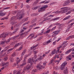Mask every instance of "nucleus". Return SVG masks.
Instances as JSON below:
<instances>
[{
  "label": "nucleus",
  "mask_w": 74,
  "mask_h": 74,
  "mask_svg": "<svg viewBox=\"0 0 74 74\" xmlns=\"http://www.w3.org/2000/svg\"><path fill=\"white\" fill-rule=\"evenodd\" d=\"M5 15V13H3L1 12H0V16H4Z\"/></svg>",
  "instance_id": "19"
},
{
  "label": "nucleus",
  "mask_w": 74,
  "mask_h": 74,
  "mask_svg": "<svg viewBox=\"0 0 74 74\" xmlns=\"http://www.w3.org/2000/svg\"><path fill=\"white\" fill-rule=\"evenodd\" d=\"M34 57L35 59H36V58H37V55H36V54H34Z\"/></svg>",
  "instance_id": "42"
},
{
  "label": "nucleus",
  "mask_w": 74,
  "mask_h": 74,
  "mask_svg": "<svg viewBox=\"0 0 74 74\" xmlns=\"http://www.w3.org/2000/svg\"><path fill=\"white\" fill-rule=\"evenodd\" d=\"M44 30V29H43L41 31H42V32L40 33L39 34H38V36H40V35H42V34L43 33H44V32L43 31Z\"/></svg>",
  "instance_id": "28"
},
{
  "label": "nucleus",
  "mask_w": 74,
  "mask_h": 74,
  "mask_svg": "<svg viewBox=\"0 0 74 74\" xmlns=\"http://www.w3.org/2000/svg\"><path fill=\"white\" fill-rule=\"evenodd\" d=\"M67 64V63L66 62H64V63H63L61 65H62V66H66V65Z\"/></svg>",
  "instance_id": "33"
},
{
  "label": "nucleus",
  "mask_w": 74,
  "mask_h": 74,
  "mask_svg": "<svg viewBox=\"0 0 74 74\" xmlns=\"http://www.w3.org/2000/svg\"><path fill=\"white\" fill-rule=\"evenodd\" d=\"M16 17H17V19H22L23 16H22V14H21V12H20L18 13L16 16Z\"/></svg>",
  "instance_id": "2"
},
{
  "label": "nucleus",
  "mask_w": 74,
  "mask_h": 74,
  "mask_svg": "<svg viewBox=\"0 0 74 74\" xmlns=\"http://www.w3.org/2000/svg\"><path fill=\"white\" fill-rule=\"evenodd\" d=\"M59 19V17L53 19L52 21H55V20H57V19Z\"/></svg>",
  "instance_id": "39"
},
{
  "label": "nucleus",
  "mask_w": 74,
  "mask_h": 74,
  "mask_svg": "<svg viewBox=\"0 0 74 74\" xmlns=\"http://www.w3.org/2000/svg\"><path fill=\"white\" fill-rule=\"evenodd\" d=\"M36 67L38 70H40V69H41L42 68V66L40 64H38L37 66H36Z\"/></svg>",
  "instance_id": "8"
},
{
  "label": "nucleus",
  "mask_w": 74,
  "mask_h": 74,
  "mask_svg": "<svg viewBox=\"0 0 74 74\" xmlns=\"http://www.w3.org/2000/svg\"><path fill=\"white\" fill-rule=\"evenodd\" d=\"M69 38H74V35L70 36L69 37Z\"/></svg>",
  "instance_id": "44"
},
{
  "label": "nucleus",
  "mask_w": 74,
  "mask_h": 74,
  "mask_svg": "<svg viewBox=\"0 0 74 74\" xmlns=\"http://www.w3.org/2000/svg\"><path fill=\"white\" fill-rule=\"evenodd\" d=\"M42 59H43V56H40V58H38L36 59L35 61V62H36L37 60H41Z\"/></svg>",
  "instance_id": "12"
},
{
  "label": "nucleus",
  "mask_w": 74,
  "mask_h": 74,
  "mask_svg": "<svg viewBox=\"0 0 74 74\" xmlns=\"http://www.w3.org/2000/svg\"><path fill=\"white\" fill-rule=\"evenodd\" d=\"M49 17H53L54 16V15H51L50 16H49Z\"/></svg>",
  "instance_id": "49"
},
{
  "label": "nucleus",
  "mask_w": 74,
  "mask_h": 74,
  "mask_svg": "<svg viewBox=\"0 0 74 74\" xmlns=\"http://www.w3.org/2000/svg\"><path fill=\"white\" fill-rule=\"evenodd\" d=\"M71 49H70L68 51H66L65 52V53L66 54L69 53H70V52H71Z\"/></svg>",
  "instance_id": "27"
},
{
  "label": "nucleus",
  "mask_w": 74,
  "mask_h": 74,
  "mask_svg": "<svg viewBox=\"0 0 74 74\" xmlns=\"http://www.w3.org/2000/svg\"><path fill=\"white\" fill-rule=\"evenodd\" d=\"M48 6L47 5H45L40 8L38 10V12H42V10H45L46 9V8L48 7Z\"/></svg>",
  "instance_id": "5"
},
{
  "label": "nucleus",
  "mask_w": 74,
  "mask_h": 74,
  "mask_svg": "<svg viewBox=\"0 0 74 74\" xmlns=\"http://www.w3.org/2000/svg\"><path fill=\"white\" fill-rule=\"evenodd\" d=\"M67 59H69V60H71V58H69V57H67Z\"/></svg>",
  "instance_id": "61"
},
{
  "label": "nucleus",
  "mask_w": 74,
  "mask_h": 74,
  "mask_svg": "<svg viewBox=\"0 0 74 74\" xmlns=\"http://www.w3.org/2000/svg\"><path fill=\"white\" fill-rule=\"evenodd\" d=\"M26 8L28 9H29L30 8V6H29V5H27L26 6Z\"/></svg>",
  "instance_id": "53"
},
{
  "label": "nucleus",
  "mask_w": 74,
  "mask_h": 74,
  "mask_svg": "<svg viewBox=\"0 0 74 74\" xmlns=\"http://www.w3.org/2000/svg\"><path fill=\"white\" fill-rule=\"evenodd\" d=\"M36 70L34 69L32 70L31 74H35V73L36 72Z\"/></svg>",
  "instance_id": "24"
},
{
  "label": "nucleus",
  "mask_w": 74,
  "mask_h": 74,
  "mask_svg": "<svg viewBox=\"0 0 74 74\" xmlns=\"http://www.w3.org/2000/svg\"><path fill=\"white\" fill-rule=\"evenodd\" d=\"M61 59H62V58H60V59L58 60H56V62H58V64H59V62H60V60H61Z\"/></svg>",
  "instance_id": "43"
},
{
  "label": "nucleus",
  "mask_w": 74,
  "mask_h": 74,
  "mask_svg": "<svg viewBox=\"0 0 74 74\" xmlns=\"http://www.w3.org/2000/svg\"><path fill=\"white\" fill-rule=\"evenodd\" d=\"M12 56L13 57H14L15 56V53H13L12 55Z\"/></svg>",
  "instance_id": "54"
},
{
  "label": "nucleus",
  "mask_w": 74,
  "mask_h": 74,
  "mask_svg": "<svg viewBox=\"0 0 74 74\" xmlns=\"http://www.w3.org/2000/svg\"><path fill=\"white\" fill-rule=\"evenodd\" d=\"M70 1L69 0H67L64 2V3L63 4V6H66L69 5V4H70Z\"/></svg>",
  "instance_id": "7"
},
{
  "label": "nucleus",
  "mask_w": 74,
  "mask_h": 74,
  "mask_svg": "<svg viewBox=\"0 0 74 74\" xmlns=\"http://www.w3.org/2000/svg\"><path fill=\"white\" fill-rule=\"evenodd\" d=\"M70 9V8L69 7H65L64 8H61V10H62L60 11H56L55 12V13L56 14H60V13H62V14H64L67 12V10H69Z\"/></svg>",
  "instance_id": "1"
},
{
  "label": "nucleus",
  "mask_w": 74,
  "mask_h": 74,
  "mask_svg": "<svg viewBox=\"0 0 74 74\" xmlns=\"http://www.w3.org/2000/svg\"><path fill=\"white\" fill-rule=\"evenodd\" d=\"M38 53V51H34V54H36L37 53Z\"/></svg>",
  "instance_id": "45"
},
{
  "label": "nucleus",
  "mask_w": 74,
  "mask_h": 74,
  "mask_svg": "<svg viewBox=\"0 0 74 74\" xmlns=\"http://www.w3.org/2000/svg\"><path fill=\"white\" fill-rule=\"evenodd\" d=\"M37 18H35L32 21V23H34L35 22H36V21H37Z\"/></svg>",
  "instance_id": "25"
},
{
  "label": "nucleus",
  "mask_w": 74,
  "mask_h": 74,
  "mask_svg": "<svg viewBox=\"0 0 74 74\" xmlns=\"http://www.w3.org/2000/svg\"><path fill=\"white\" fill-rule=\"evenodd\" d=\"M26 50H24L23 51V53L21 54V56H23V55H24L25 54V53H26Z\"/></svg>",
  "instance_id": "18"
},
{
  "label": "nucleus",
  "mask_w": 74,
  "mask_h": 74,
  "mask_svg": "<svg viewBox=\"0 0 74 74\" xmlns=\"http://www.w3.org/2000/svg\"><path fill=\"white\" fill-rule=\"evenodd\" d=\"M22 47H23V45H21L19 49V51L21 50L22 49Z\"/></svg>",
  "instance_id": "40"
},
{
  "label": "nucleus",
  "mask_w": 74,
  "mask_h": 74,
  "mask_svg": "<svg viewBox=\"0 0 74 74\" xmlns=\"http://www.w3.org/2000/svg\"><path fill=\"white\" fill-rule=\"evenodd\" d=\"M30 36H32V37L31 38V39H32L34 38V34H30L29 36L28 37V38H29Z\"/></svg>",
  "instance_id": "14"
},
{
  "label": "nucleus",
  "mask_w": 74,
  "mask_h": 74,
  "mask_svg": "<svg viewBox=\"0 0 74 74\" xmlns=\"http://www.w3.org/2000/svg\"><path fill=\"white\" fill-rule=\"evenodd\" d=\"M8 19V18H7L6 17H5L3 18H2L1 19V20H4V19Z\"/></svg>",
  "instance_id": "36"
},
{
  "label": "nucleus",
  "mask_w": 74,
  "mask_h": 74,
  "mask_svg": "<svg viewBox=\"0 0 74 74\" xmlns=\"http://www.w3.org/2000/svg\"><path fill=\"white\" fill-rule=\"evenodd\" d=\"M31 67H32V64H30L29 66L28 65L26 67L25 69L26 70H29L31 68Z\"/></svg>",
  "instance_id": "13"
},
{
  "label": "nucleus",
  "mask_w": 74,
  "mask_h": 74,
  "mask_svg": "<svg viewBox=\"0 0 74 74\" xmlns=\"http://www.w3.org/2000/svg\"><path fill=\"white\" fill-rule=\"evenodd\" d=\"M16 70H14V72H13V74H15L16 73Z\"/></svg>",
  "instance_id": "50"
},
{
  "label": "nucleus",
  "mask_w": 74,
  "mask_h": 74,
  "mask_svg": "<svg viewBox=\"0 0 74 74\" xmlns=\"http://www.w3.org/2000/svg\"><path fill=\"white\" fill-rule=\"evenodd\" d=\"M28 18H29V17H27L26 18H24L23 19L22 21H23V22H25V21H27Z\"/></svg>",
  "instance_id": "26"
},
{
  "label": "nucleus",
  "mask_w": 74,
  "mask_h": 74,
  "mask_svg": "<svg viewBox=\"0 0 74 74\" xmlns=\"http://www.w3.org/2000/svg\"><path fill=\"white\" fill-rule=\"evenodd\" d=\"M67 58H72V56L71 55H70Z\"/></svg>",
  "instance_id": "58"
},
{
  "label": "nucleus",
  "mask_w": 74,
  "mask_h": 74,
  "mask_svg": "<svg viewBox=\"0 0 74 74\" xmlns=\"http://www.w3.org/2000/svg\"><path fill=\"white\" fill-rule=\"evenodd\" d=\"M28 33V32H25L24 33H23L21 34V36H23V34H25V36H26V34H27ZM25 34H26V35H25Z\"/></svg>",
  "instance_id": "23"
},
{
  "label": "nucleus",
  "mask_w": 74,
  "mask_h": 74,
  "mask_svg": "<svg viewBox=\"0 0 74 74\" xmlns=\"http://www.w3.org/2000/svg\"><path fill=\"white\" fill-rule=\"evenodd\" d=\"M70 12H69L66 14V15H68V14H70Z\"/></svg>",
  "instance_id": "62"
},
{
  "label": "nucleus",
  "mask_w": 74,
  "mask_h": 74,
  "mask_svg": "<svg viewBox=\"0 0 74 74\" xmlns=\"http://www.w3.org/2000/svg\"><path fill=\"white\" fill-rule=\"evenodd\" d=\"M16 13V11H14L13 12H12V14H15Z\"/></svg>",
  "instance_id": "60"
},
{
  "label": "nucleus",
  "mask_w": 74,
  "mask_h": 74,
  "mask_svg": "<svg viewBox=\"0 0 74 74\" xmlns=\"http://www.w3.org/2000/svg\"><path fill=\"white\" fill-rule=\"evenodd\" d=\"M26 60H24V63L21 65L20 66L21 67V68H22V67H23V66H25V65H26Z\"/></svg>",
  "instance_id": "10"
},
{
  "label": "nucleus",
  "mask_w": 74,
  "mask_h": 74,
  "mask_svg": "<svg viewBox=\"0 0 74 74\" xmlns=\"http://www.w3.org/2000/svg\"><path fill=\"white\" fill-rule=\"evenodd\" d=\"M16 17L13 16L11 18V21H15L16 20Z\"/></svg>",
  "instance_id": "17"
},
{
  "label": "nucleus",
  "mask_w": 74,
  "mask_h": 74,
  "mask_svg": "<svg viewBox=\"0 0 74 74\" xmlns=\"http://www.w3.org/2000/svg\"><path fill=\"white\" fill-rule=\"evenodd\" d=\"M54 60L52 59L50 61V62L49 63V65H50L51 64H53V62H54Z\"/></svg>",
  "instance_id": "21"
},
{
  "label": "nucleus",
  "mask_w": 74,
  "mask_h": 74,
  "mask_svg": "<svg viewBox=\"0 0 74 74\" xmlns=\"http://www.w3.org/2000/svg\"><path fill=\"white\" fill-rule=\"evenodd\" d=\"M13 50V48L10 49L8 50V52H11V51H12Z\"/></svg>",
  "instance_id": "38"
},
{
  "label": "nucleus",
  "mask_w": 74,
  "mask_h": 74,
  "mask_svg": "<svg viewBox=\"0 0 74 74\" xmlns=\"http://www.w3.org/2000/svg\"><path fill=\"white\" fill-rule=\"evenodd\" d=\"M74 19H73L71 20L70 21H69L70 22H73V21H74Z\"/></svg>",
  "instance_id": "59"
},
{
  "label": "nucleus",
  "mask_w": 74,
  "mask_h": 74,
  "mask_svg": "<svg viewBox=\"0 0 74 74\" xmlns=\"http://www.w3.org/2000/svg\"><path fill=\"white\" fill-rule=\"evenodd\" d=\"M56 25H60V24L58 23H57L55 24Z\"/></svg>",
  "instance_id": "55"
},
{
  "label": "nucleus",
  "mask_w": 74,
  "mask_h": 74,
  "mask_svg": "<svg viewBox=\"0 0 74 74\" xmlns=\"http://www.w3.org/2000/svg\"><path fill=\"white\" fill-rule=\"evenodd\" d=\"M11 34V33L8 32V33H3L2 34L0 35V37L1 38L3 37V38H5L6 37V36H7L8 35H9V34Z\"/></svg>",
  "instance_id": "3"
},
{
  "label": "nucleus",
  "mask_w": 74,
  "mask_h": 74,
  "mask_svg": "<svg viewBox=\"0 0 74 74\" xmlns=\"http://www.w3.org/2000/svg\"><path fill=\"white\" fill-rule=\"evenodd\" d=\"M42 38V37H40L38 39V41H40V40L41 38Z\"/></svg>",
  "instance_id": "56"
},
{
  "label": "nucleus",
  "mask_w": 74,
  "mask_h": 74,
  "mask_svg": "<svg viewBox=\"0 0 74 74\" xmlns=\"http://www.w3.org/2000/svg\"><path fill=\"white\" fill-rule=\"evenodd\" d=\"M26 71V70L25 69H24L23 70V71L21 72V73H20V72H18V73H17L16 74H24L25 73V71Z\"/></svg>",
  "instance_id": "11"
},
{
  "label": "nucleus",
  "mask_w": 74,
  "mask_h": 74,
  "mask_svg": "<svg viewBox=\"0 0 74 74\" xmlns=\"http://www.w3.org/2000/svg\"><path fill=\"white\" fill-rule=\"evenodd\" d=\"M51 29H49L46 32V34H48V33H50V32H51Z\"/></svg>",
  "instance_id": "32"
},
{
  "label": "nucleus",
  "mask_w": 74,
  "mask_h": 74,
  "mask_svg": "<svg viewBox=\"0 0 74 74\" xmlns=\"http://www.w3.org/2000/svg\"><path fill=\"white\" fill-rule=\"evenodd\" d=\"M17 22H14V23H11H11L12 24V25H14V24H15V23H16Z\"/></svg>",
  "instance_id": "41"
},
{
  "label": "nucleus",
  "mask_w": 74,
  "mask_h": 74,
  "mask_svg": "<svg viewBox=\"0 0 74 74\" xmlns=\"http://www.w3.org/2000/svg\"><path fill=\"white\" fill-rule=\"evenodd\" d=\"M5 41H4L1 43V44H5Z\"/></svg>",
  "instance_id": "52"
},
{
  "label": "nucleus",
  "mask_w": 74,
  "mask_h": 74,
  "mask_svg": "<svg viewBox=\"0 0 74 74\" xmlns=\"http://www.w3.org/2000/svg\"><path fill=\"white\" fill-rule=\"evenodd\" d=\"M19 62H20V60H19L17 62V63L14 64L15 66H19V65L18 64V63H19Z\"/></svg>",
  "instance_id": "31"
},
{
  "label": "nucleus",
  "mask_w": 74,
  "mask_h": 74,
  "mask_svg": "<svg viewBox=\"0 0 74 74\" xmlns=\"http://www.w3.org/2000/svg\"><path fill=\"white\" fill-rule=\"evenodd\" d=\"M70 16H67V17L64 18L63 19V21H66V20H67V19H70Z\"/></svg>",
  "instance_id": "20"
},
{
  "label": "nucleus",
  "mask_w": 74,
  "mask_h": 74,
  "mask_svg": "<svg viewBox=\"0 0 74 74\" xmlns=\"http://www.w3.org/2000/svg\"><path fill=\"white\" fill-rule=\"evenodd\" d=\"M19 45V44L17 43L15 45L14 47H18Z\"/></svg>",
  "instance_id": "51"
},
{
  "label": "nucleus",
  "mask_w": 74,
  "mask_h": 74,
  "mask_svg": "<svg viewBox=\"0 0 74 74\" xmlns=\"http://www.w3.org/2000/svg\"><path fill=\"white\" fill-rule=\"evenodd\" d=\"M51 40H49L48 41H47V44H49V43H50V42H51Z\"/></svg>",
  "instance_id": "46"
},
{
  "label": "nucleus",
  "mask_w": 74,
  "mask_h": 74,
  "mask_svg": "<svg viewBox=\"0 0 74 74\" xmlns=\"http://www.w3.org/2000/svg\"><path fill=\"white\" fill-rule=\"evenodd\" d=\"M56 26H55L54 27H53V28L51 29V32H52L53 30H55L56 29Z\"/></svg>",
  "instance_id": "37"
},
{
  "label": "nucleus",
  "mask_w": 74,
  "mask_h": 74,
  "mask_svg": "<svg viewBox=\"0 0 74 74\" xmlns=\"http://www.w3.org/2000/svg\"><path fill=\"white\" fill-rule=\"evenodd\" d=\"M52 26H53V25L52 24H51V25H50L49 27H48V28H47L48 29H49V28H50V27H52Z\"/></svg>",
  "instance_id": "47"
},
{
  "label": "nucleus",
  "mask_w": 74,
  "mask_h": 74,
  "mask_svg": "<svg viewBox=\"0 0 74 74\" xmlns=\"http://www.w3.org/2000/svg\"><path fill=\"white\" fill-rule=\"evenodd\" d=\"M60 32V30H59L58 31H54L53 33H52V34H54L52 35V37H54V36H56V35H58V34Z\"/></svg>",
  "instance_id": "6"
},
{
  "label": "nucleus",
  "mask_w": 74,
  "mask_h": 74,
  "mask_svg": "<svg viewBox=\"0 0 74 74\" xmlns=\"http://www.w3.org/2000/svg\"><path fill=\"white\" fill-rule=\"evenodd\" d=\"M50 52V50H49L47 52H46L45 53V54H48Z\"/></svg>",
  "instance_id": "57"
},
{
  "label": "nucleus",
  "mask_w": 74,
  "mask_h": 74,
  "mask_svg": "<svg viewBox=\"0 0 74 74\" xmlns=\"http://www.w3.org/2000/svg\"><path fill=\"white\" fill-rule=\"evenodd\" d=\"M47 42H45L43 43L42 45H43L45 46V45H47Z\"/></svg>",
  "instance_id": "34"
},
{
  "label": "nucleus",
  "mask_w": 74,
  "mask_h": 74,
  "mask_svg": "<svg viewBox=\"0 0 74 74\" xmlns=\"http://www.w3.org/2000/svg\"><path fill=\"white\" fill-rule=\"evenodd\" d=\"M64 73L66 74L68 73V70H67V67H66L65 70L64 71Z\"/></svg>",
  "instance_id": "15"
},
{
  "label": "nucleus",
  "mask_w": 74,
  "mask_h": 74,
  "mask_svg": "<svg viewBox=\"0 0 74 74\" xmlns=\"http://www.w3.org/2000/svg\"><path fill=\"white\" fill-rule=\"evenodd\" d=\"M19 37V35H17L11 38V40H12V39H13V40H16V39L17 38V37Z\"/></svg>",
  "instance_id": "16"
},
{
  "label": "nucleus",
  "mask_w": 74,
  "mask_h": 74,
  "mask_svg": "<svg viewBox=\"0 0 74 74\" xmlns=\"http://www.w3.org/2000/svg\"><path fill=\"white\" fill-rule=\"evenodd\" d=\"M8 62H7L6 63H3L2 64V66H5H5H4V67H3L1 69V70H4V68H7L8 67Z\"/></svg>",
  "instance_id": "4"
},
{
  "label": "nucleus",
  "mask_w": 74,
  "mask_h": 74,
  "mask_svg": "<svg viewBox=\"0 0 74 74\" xmlns=\"http://www.w3.org/2000/svg\"><path fill=\"white\" fill-rule=\"evenodd\" d=\"M64 67H65L64 66H63L62 65H61V66L60 67V69L62 70H63L64 69Z\"/></svg>",
  "instance_id": "29"
},
{
  "label": "nucleus",
  "mask_w": 74,
  "mask_h": 74,
  "mask_svg": "<svg viewBox=\"0 0 74 74\" xmlns=\"http://www.w3.org/2000/svg\"><path fill=\"white\" fill-rule=\"evenodd\" d=\"M8 59V58H7V57H6L4 58V61H6Z\"/></svg>",
  "instance_id": "48"
},
{
  "label": "nucleus",
  "mask_w": 74,
  "mask_h": 74,
  "mask_svg": "<svg viewBox=\"0 0 74 74\" xmlns=\"http://www.w3.org/2000/svg\"><path fill=\"white\" fill-rule=\"evenodd\" d=\"M11 40V39L10 38V39H8L5 42L6 44H8L10 42V40Z\"/></svg>",
  "instance_id": "30"
},
{
  "label": "nucleus",
  "mask_w": 74,
  "mask_h": 74,
  "mask_svg": "<svg viewBox=\"0 0 74 74\" xmlns=\"http://www.w3.org/2000/svg\"><path fill=\"white\" fill-rule=\"evenodd\" d=\"M72 51H74V48H72L71 49Z\"/></svg>",
  "instance_id": "64"
},
{
  "label": "nucleus",
  "mask_w": 74,
  "mask_h": 74,
  "mask_svg": "<svg viewBox=\"0 0 74 74\" xmlns=\"http://www.w3.org/2000/svg\"><path fill=\"white\" fill-rule=\"evenodd\" d=\"M10 48V46L7 47L5 48V49H5V51H6V50H7V49H9Z\"/></svg>",
  "instance_id": "35"
},
{
  "label": "nucleus",
  "mask_w": 74,
  "mask_h": 74,
  "mask_svg": "<svg viewBox=\"0 0 74 74\" xmlns=\"http://www.w3.org/2000/svg\"><path fill=\"white\" fill-rule=\"evenodd\" d=\"M57 52L56 51V49H54V50L52 52V53L53 55V54H55V53H56Z\"/></svg>",
  "instance_id": "22"
},
{
  "label": "nucleus",
  "mask_w": 74,
  "mask_h": 74,
  "mask_svg": "<svg viewBox=\"0 0 74 74\" xmlns=\"http://www.w3.org/2000/svg\"><path fill=\"white\" fill-rule=\"evenodd\" d=\"M69 30H70V28H69L68 29H67L66 30V32H68V31H69Z\"/></svg>",
  "instance_id": "63"
},
{
  "label": "nucleus",
  "mask_w": 74,
  "mask_h": 74,
  "mask_svg": "<svg viewBox=\"0 0 74 74\" xmlns=\"http://www.w3.org/2000/svg\"><path fill=\"white\" fill-rule=\"evenodd\" d=\"M32 61L33 62H34V60H33V58H32V59L29 58L28 60V62H29V63H30L31 65L32 64Z\"/></svg>",
  "instance_id": "9"
}]
</instances>
